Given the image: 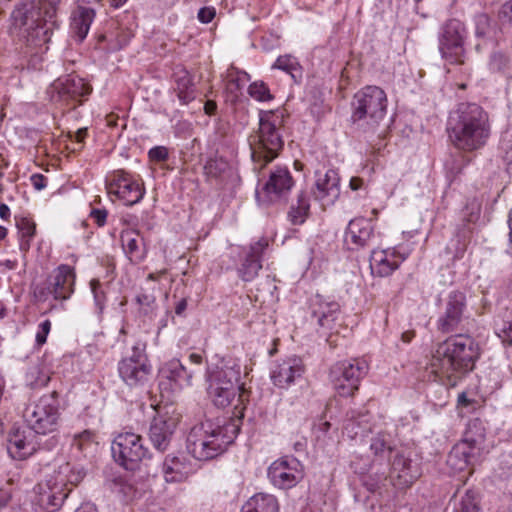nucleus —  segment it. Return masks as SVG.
<instances>
[{"label":"nucleus","mask_w":512,"mask_h":512,"mask_svg":"<svg viewBox=\"0 0 512 512\" xmlns=\"http://www.w3.org/2000/svg\"><path fill=\"white\" fill-rule=\"evenodd\" d=\"M479 357L478 345L469 336L456 335L439 343L430 359L431 372L447 385L456 386L466 374L473 370Z\"/></svg>","instance_id":"nucleus-1"},{"label":"nucleus","mask_w":512,"mask_h":512,"mask_svg":"<svg viewBox=\"0 0 512 512\" xmlns=\"http://www.w3.org/2000/svg\"><path fill=\"white\" fill-rule=\"evenodd\" d=\"M448 134L453 146L461 152L481 150L488 143L492 127L488 112L476 103H460L450 113Z\"/></svg>","instance_id":"nucleus-2"},{"label":"nucleus","mask_w":512,"mask_h":512,"mask_svg":"<svg viewBox=\"0 0 512 512\" xmlns=\"http://www.w3.org/2000/svg\"><path fill=\"white\" fill-rule=\"evenodd\" d=\"M241 367L237 360L231 357L218 359L207 369L208 396L212 403L225 408L235 403V415L242 417L244 402L247 399L246 392L240 384Z\"/></svg>","instance_id":"nucleus-3"},{"label":"nucleus","mask_w":512,"mask_h":512,"mask_svg":"<svg viewBox=\"0 0 512 512\" xmlns=\"http://www.w3.org/2000/svg\"><path fill=\"white\" fill-rule=\"evenodd\" d=\"M239 430V425L235 421L220 425L206 420L190 429L186 438V450L199 461L213 459L227 450Z\"/></svg>","instance_id":"nucleus-4"},{"label":"nucleus","mask_w":512,"mask_h":512,"mask_svg":"<svg viewBox=\"0 0 512 512\" xmlns=\"http://www.w3.org/2000/svg\"><path fill=\"white\" fill-rule=\"evenodd\" d=\"M283 117L281 111L260 112L259 129L250 144L255 170L263 169L282 149L284 142L280 129L284 123Z\"/></svg>","instance_id":"nucleus-5"},{"label":"nucleus","mask_w":512,"mask_h":512,"mask_svg":"<svg viewBox=\"0 0 512 512\" xmlns=\"http://www.w3.org/2000/svg\"><path fill=\"white\" fill-rule=\"evenodd\" d=\"M54 27L46 21L43 11L39 8L36 10L32 1L17 5L10 16L11 31L34 45L47 43Z\"/></svg>","instance_id":"nucleus-6"},{"label":"nucleus","mask_w":512,"mask_h":512,"mask_svg":"<svg viewBox=\"0 0 512 512\" xmlns=\"http://www.w3.org/2000/svg\"><path fill=\"white\" fill-rule=\"evenodd\" d=\"M386 92L375 85H367L358 90L351 101L353 123L367 125L374 129L379 126L387 113Z\"/></svg>","instance_id":"nucleus-7"},{"label":"nucleus","mask_w":512,"mask_h":512,"mask_svg":"<svg viewBox=\"0 0 512 512\" xmlns=\"http://www.w3.org/2000/svg\"><path fill=\"white\" fill-rule=\"evenodd\" d=\"M84 475L82 470L75 469L69 462L61 463L44 483L38 484L40 503L51 508L60 507L71 491L68 485H77Z\"/></svg>","instance_id":"nucleus-8"},{"label":"nucleus","mask_w":512,"mask_h":512,"mask_svg":"<svg viewBox=\"0 0 512 512\" xmlns=\"http://www.w3.org/2000/svg\"><path fill=\"white\" fill-rule=\"evenodd\" d=\"M484 428L479 420H473L468 424L464 438L453 446L447 457L448 466L455 472L464 471L475 458L484 443Z\"/></svg>","instance_id":"nucleus-9"},{"label":"nucleus","mask_w":512,"mask_h":512,"mask_svg":"<svg viewBox=\"0 0 512 512\" xmlns=\"http://www.w3.org/2000/svg\"><path fill=\"white\" fill-rule=\"evenodd\" d=\"M60 403L56 392L41 396L26 408L25 419L35 434H48L57 430L60 419Z\"/></svg>","instance_id":"nucleus-10"},{"label":"nucleus","mask_w":512,"mask_h":512,"mask_svg":"<svg viewBox=\"0 0 512 512\" xmlns=\"http://www.w3.org/2000/svg\"><path fill=\"white\" fill-rule=\"evenodd\" d=\"M369 370L364 359H353L334 364L330 370V379L336 392L343 397H349L359 389L360 382Z\"/></svg>","instance_id":"nucleus-11"},{"label":"nucleus","mask_w":512,"mask_h":512,"mask_svg":"<svg viewBox=\"0 0 512 512\" xmlns=\"http://www.w3.org/2000/svg\"><path fill=\"white\" fill-rule=\"evenodd\" d=\"M466 36L467 31L461 21L451 19L444 24L439 36V51L447 63H464Z\"/></svg>","instance_id":"nucleus-12"},{"label":"nucleus","mask_w":512,"mask_h":512,"mask_svg":"<svg viewBox=\"0 0 512 512\" xmlns=\"http://www.w3.org/2000/svg\"><path fill=\"white\" fill-rule=\"evenodd\" d=\"M105 183L108 194L116 196L127 206L139 203L145 195L143 183L124 170L109 173Z\"/></svg>","instance_id":"nucleus-13"},{"label":"nucleus","mask_w":512,"mask_h":512,"mask_svg":"<svg viewBox=\"0 0 512 512\" xmlns=\"http://www.w3.org/2000/svg\"><path fill=\"white\" fill-rule=\"evenodd\" d=\"M118 373L122 381L129 387L145 386L151 377L152 366L144 348L134 346L132 354L119 361Z\"/></svg>","instance_id":"nucleus-14"},{"label":"nucleus","mask_w":512,"mask_h":512,"mask_svg":"<svg viewBox=\"0 0 512 512\" xmlns=\"http://www.w3.org/2000/svg\"><path fill=\"white\" fill-rule=\"evenodd\" d=\"M113 457L123 467L133 470L147 455L148 449L143 445L140 435L124 432L117 435L111 446Z\"/></svg>","instance_id":"nucleus-15"},{"label":"nucleus","mask_w":512,"mask_h":512,"mask_svg":"<svg viewBox=\"0 0 512 512\" xmlns=\"http://www.w3.org/2000/svg\"><path fill=\"white\" fill-rule=\"evenodd\" d=\"M268 479L278 489H290L295 487L304 477L303 466L294 457H281L268 468Z\"/></svg>","instance_id":"nucleus-16"},{"label":"nucleus","mask_w":512,"mask_h":512,"mask_svg":"<svg viewBox=\"0 0 512 512\" xmlns=\"http://www.w3.org/2000/svg\"><path fill=\"white\" fill-rule=\"evenodd\" d=\"M466 311V296L461 291H451L443 304L437 328L443 333L455 331L462 323Z\"/></svg>","instance_id":"nucleus-17"},{"label":"nucleus","mask_w":512,"mask_h":512,"mask_svg":"<svg viewBox=\"0 0 512 512\" xmlns=\"http://www.w3.org/2000/svg\"><path fill=\"white\" fill-rule=\"evenodd\" d=\"M408 256L409 251L400 247L373 250L370 256L371 272L378 277L390 276Z\"/></svg>","instance_id":"nucleus-18"},{"label":"nucleus","mask_w":512,"mask_h":512,"mask_svg":"<svg viewBox=\"0 0 512 512\" xmlns=\"http://www.w3.org/2000/svg\"><path fill=\"white\" fill-rule=\"evenodd\" d=\"M36 435L30 429H13L7 439V452L14 460H25L33 455L38 447Z\"/></svg>","instance_id":"nucleus-19"},{"label":"nucleus","mask_w":512,"mask_h":512,"mask_svg":"<svg viewBox=\"0 0 512 512\" xmlns=\"http://www.w3.org/2000/svg\"><path fill=\"white\" fill-rule=\"evenodd\" d=\"M76 274L73 267L59 265L48 280L47 289L55 300H67L74 293Z\"/></svg>","instance_id":"nucleus-20"},{"label":"nucleus","mask_w":512,"mask_h":512,"mask_svg":"<svg viewBox=\"0 0 512 512\" xmlns=\"http://www.w3.org/2000/svg\"><path fill=\"white\" fill-rule=\"evenodd\" d=\"M304 373V365L299 357L292 356L276 363L270 378L273 384L281 389H287Z\"/></svg>","instance_id":"nucleus-21"},{"label":"nucleus","mask_w":512,"mask_h":512,"mask_svg":"<svg viewBox=\"0 0 512 512\" xmlns=\"http://www.w3.org/2000/svg\"><path fill=\"white\" fill-rule=\"evenodd\" d=\"M373 236V223L364 217H357L349 222L344 242L349 250L357 251L368 246Z\"/></svg>","instance_id":"nucleus-22"},{"label":"nucleus","mask_w":512,"mask_h":512,"mask_svg":"<svg viewBox=\"0 0 512 512\" xmlns=\"http://www.w3.org/2000/svg\"><path fill=\"white\" fill-rule=\"evenodd\" d=\"M52 93H57V100H78L88 96L91 87L84 79L76 75H67L59 78L50 87Z\"/></svg>","instance_id":"nucleus-23"},{"label":"nucleus","mask_w":512,"mask_h":512,"mask_svg":"<svg viewBox=\"0 0 512 512\" xmlns=\"http://www.w3.org/2000/svg\"><path fill=\"white\" fill-rule=\"evenodd\" d=\"M177 426V420L166 414H158L150 424L149 439L160 452L168 449L172 436Z\"/></svg>","instance_id":"nucleus-24"},{"label":"nucleus","mask_w":512,"mask_h":512,"mask_svg":"<svg viewBox=\"0 0 512 512\" xmlns=\"http://www.w3.org/2000/svg\"><path fill=\"white\" fill-rule=\"evenodd\" d=\"M309 309L320 328L325 331L333 329L340 312V306L336 301L315 295L310 299Z\"/></svg>","instance_id":"nucleus-25"},{"label":"nucleus","mask_w":512,"mask_h":512,"mask_svg":"<svg viewBox=\"0 0 512 512\" xmlns=\"http://www.w3.org/2000/svg\"><path fill=\"white\" fill-rule=\"evenodd\" d=\"M314 198L322 203V206L332 205L340 195V178L338 172L333 169L324 174L316 173Z\"/></svg>","instance_id":"nucleus-26"},{"label":"nucleus","mask_w":512,"mask_h":512,"mask_svg":"<svg viewBox=\"0 0 512 512\" xmlns=\"http://www.w3.org/2000/svg\"><path fill=\"white\" fill-rule=\"evenodd\" d=\"M294 181L286 167H276L264 186V191L271 201L285 196L293 187Z\"/></svg>","instance_id":"nucleus-27"},{"label":"nucleus","mask_w":512,"mask_h":512,"mask_svg":"<svg viewBox=\"0 0 512 512\" xmlns=\"http://www.w3.org/2000/svg\"><path fill=\"white\" fill-rule=\"evenodd\" d=\"M159 375L162 379L168 380L171 387L175 389H182L192 384L193 373L187 371L180 360L175 358L161 366Z\"/></svg>","instance_id":"nucleus-28"},{"label":"nucleus","mask_w":512,"mask_h":512,"mask_svg":"<svg viewBox=\"0 0 512 512\" xmlns=\"http://www.w3.org/2000/svg\"><path fill=\"white\" fill-rule=\"evenodd\" d=\"M95 10L90 7L79 5L71 14L70 32L71 36L81 43L87 36L90 26L95 18Z\"/></svg>","instance_id":"nucleus-29"},{"label":"nucleus","mask_w":512,"mask_h":512,"mask_svg":"<svg viewBox=\"0 0 512 512\" xmlns=\"http://www.w3.org/2000/svg\"><path fill=\"white\" fill-rule=\"evenodd\" d=\"M391 475L397 479L400 487L410 486L420 475L419 469L412 464L411 459L397 453L391 464Z\"/></svg>","instance_id":"nucleus-30"},{"label":"nucleus","mask_w":512,"mask_h":512,"mask_svg":"<svg viewBox=\"0 0 512 512\" xmlns=\"http://www.w3.org/2000/svg\"><path fill=\"white\" fill-rule=\"evenodd\" d=\"M268 245L266 240L258 241L250 246V250L238 269V274L243 281H252L262 268L261 254Z\"/></svg>","instance_id":"nucleus-31"},{"label":"nucleus","mask_w":512,"mask_h":512,"mask_svg":"<svg viewBox=\"0 0 512 512\" xmlns=\"http://www.w3.org/2000/svg\"><path fill=\"white\" fill-rule=\"evenodd\" d=\"M123 251L130 262L141 263L146 258V249L142 238L135 230H123L120 235Z\"/></svg>","instance_id":"nucleus-32"},{"label":"nucleus","mask_w":512,"mask_h":512,"mask_svg":"<svg viewBox=\"0 0 512 512\" xmlns=\"http://www.w3.org/2000/svg\"><path fill=\"white\" fill-rule=\"evenodd\" d=\"M369 421L370 416L367 411H351L345 421L343 433L350 439L363 436L364 434L371 432Z\"/></svg>","instance_id":"nucleus-33"},{"label":"nucleus","mask_w":512,"mask_h":512,"mask_svg":"<svg viewBox=\"0 0 512 512\" xmlns=\"http://www.w3.org/2000/svg\"><path fill=\"white\" fill-rule=\"evenodd\" d=\"M15 225L18 231L19 250L25 257L36 235V224L29 217L15 216Z\"/></svg>","instance_id":"nucleus-34"},{"label":"nucleus","mask_w":512,"mask_h":512,"mask_svg":"<svg viewBox=\"0 0 512 512\" xmlns=\"http://www.w3.org/2000/svg\"><path fill=\"white\" fill-rule=\"evenodd\" d=\"M241 512H279V504L275 496L258 493L242 506Z\"/></svg>","instance_id":"nucleus-35"},{"label":"nucleus","mask_w":512,"mask_h":512,"mask_svg":"<svg viewBox=\"0 0 512 512\" xmlns=\"http://www.w3.org/2000/svg\"><path fill=\"white\" fill-rule=\"evenodd\" d=\"M178 100L182 105H187L196 97L191 75L183 70L175 74V87Z\"/></svg>","instance_id":"nucleus-36"},{"label":"nucleus","mask_w":512,"mask_h":512,"mask_svg":"<svg viewBox=\"0 0 512 512\" xmlns=\"http://www.w3.org/2000/svg\"><path fill=\"white\" fill-rule=\"evenodd\" d=\"M310 210V194L307 191H300L296 204H293L288 212V219L293 225L303 224Z\"/></svg>","instance_id":"nucleus-37"},{"label":"nucleus","mask_w":512,"mask_h":512,"mask_svg":"<svg viewBox=\"0 0 512 512\" xmlns=\"http://www.w3.org/2000/svg\"><path fill=\"white\" fill-rule=\"evenodd\" d=\"M162 471L167 482H181L187 476L185 466L178 457L167 456Z\"/></svg>","instance_id":"nucleus-38"},{"label":"nucleus","mask_w":512,"mask_h":512,"mask_svg":"<svg viewBox=\"0 0 512 512\" xmlns=\"http://www.w3.org/2000/svg\"><path fill=\"white\" fill-rule=\"evenodd\" d=\"M204 172L210 179L222 180L229 172V164L222 158L209 159L204 166Z\"/></svg>","instance_id":"nucleus-39"},{"label":"nucleus","mask_w":512,"mask_h":512,"mask_svg":"<svg viewBox=\"0 0 512 512\" xmlns=\"http://www.w3.org/2000/svg\"><path fill=\"white\" fill-rule=\"evenodd\" d=\"M72 445L83 453L93 452L98 443L96 441V435L91 430H85L74 436Z\"/></svg>","instance_id":"nucleus-40"},{"label":"nucleus","mask_w":512,"mask_h":512,"mask_svg":"<svg viewBox=\"0 0 512 512\" xmlns=\"http://www.w3.org/2000/svg\"><path fill=\"white\" fill-rule=\"evenodd\" d=\"M478 494L473 490H467L455 504L453 512H479Z\"/></svg>","instance_id":"nucleus-41"},{"label":"nucleus","mask_w":512,"mask_h":512,"mask_svg":"<svg viewBox=\"0 0 512 512\" xmlns=\"http://www.w3.org/2000/svg\"><path fill=\"white\" fill-rule=\"evenodd\" d=\"M462 153L463 152L459 151L458 153L450 154L445 161L444 166L446 172L451 177H456L458 174H460L463 168L468 164V159Z\"/></svg>","instance_id":"nucleus-42"},{"label":"nucleus","mask_w":512,"mask_h":512,"mask_svg":"<svg viewBox=\"0 0 512 512\" xmlns=\"http://www.w3.org/2000/svg\"><path fill=\"white\" fill-rule=\"evenodd\" d=\"M248 81V74L239 71H230L226 79V89L229 93L237 96Z\"/></svg>","instance_id":"nucleus-43"},{"label":"nucleus","mask_w":512,"mask_h":512,"mask_svg":"<svg viewBox=\"0 0 512 512\" xmlns=\"http://www.w3.org/2000/svg\"><path fill=\"white\" fill-rule=\"evenodd\" d=\"M495 333L503 344L512 346V315L508 319L495 321Z\"/></svg>","instance_id":"nucleus-44"},{"label":"nucleus","mask_w":512,"mask_h":512,"mask_svg":"<svg viewBox=\"0 0 512 512\" xmlns=\"http://www.w3.org/2000/svg\"><path fill=\"white\" fill-rule=\"evenodd\" d=\"M272 68L282 70L294 77V72L299 70L300 65L294 56L286 54L279 56L273 64Z\"/></svg>","instance_id":"nucleus-45"},{"label":"nucleus","mask_w":512,"mask_h":512,"mask_svg":"<svg viewBox=\"0 0 512 512\" xmlns=\"http://www.w3.org/2000/svg\"><path fill=\"white\" fill-rule=\"evenodd\" d=\"M61 0H40L39 9L43 11L46 21L57 26V10Z\"/></svg>","instance_id":"nucleus-46"},{"label":"nucleus","mask_w":512,"mask_h":512,"mask_svg":"<svg viewBox=\"0 0 512 512\" xmlns=\"http://www.w3.org/2000/svg\"><path fill=\"white\" fill-rule=\"evenodd\" d=\"M249 95L260 102H266L273 98L267 85L260 81L252 83L248 88Z\"/></svg>","instance_id":"nucleus-47"},{"label":"nucleus","mask_w":512,"mask_h":512,"mask_svg":"<svg viewBox=\"0 0 512 512\" xmlns=\"http://www.w3.org/2000/svg\"><path fill=\"white\" fill-rule=\"evenodd\" d=\"M91 291L94 297V303L97 308L98 314H102L106 305V294L102 289V285L99 280L92 279L90 281Z\"/></svg>","instance_id":"nucleus-48"},{"label":"nucleus","mask_w":512,"mask_h":512,"mask_svg":"<svg viewBox=\"0 0 512 512\" xmlns=\"http://www.w3.org/2000/svg\"><path fill=\"white\" fill-rule=\"evenodd\" d=\"M510 66V58L503 52H494L490 59V68L494 71L505 72Z\"/></svg>","instance_id":"nucleus-49"},{"label":"nucleus","mask_w":512,"mask_h":512,"mask_svg":"<svg viewBox=\"0 0 512 512\" xmlns=\"http://www.w3.org/2000/svg\"><path fill=\"white\" fill-rule=\"evenodd\" d=\"M370 449L375 456H382L385 451H391V447L388 445L386 435L383 433L377 434L371 441Z\"/></svg>","instance_id":"nucleus-50"},{"label":"nucleus","mask_w":512,"mask_h":512,"mask_svg":"<svg viewBox=\"0 0 512 512\" xmlns=\"http://www.w3.org/2000/svg\"><path fill=\"white\" fill-rule=\"evenodd\" d=\"M51 330V321L50 320H44L38 325V330L36 333V343L39 346H42L47 341V336L50 333Z\"/></svg>","instance_id":"nucleus-51"},{"label":"nucleus","mask_w":512,"mask_h":512,"mask_svg":"<svg viewBox=\"0 0 512 512\" xmlns=\"http://www.w3.org/2000/svg\"><path fill=\"white\" fill-rule=\"evenodd\" d=\"M149 158L152 161L164 162L168 159V149L164 146H155L148 152Z\"/></svg>","instance_id":"nucleus-52"},{"label":"nucleus","mask_w":512,"mask_h":512,"mask_svg":"<svg viewBox=\"0 0 512 512\" xmlns=\"http://www.w3.org/2000/svg\"><path fill=\"white\" fill-rule=\"evenodd\" d=\"M216 15V10L214 7H202L197 14V18L201 23L208 24L210 23Z\"/></svg>","instance_id":"nucleus-53"},{"label":"nucleus","mask_w":512,"mask_h":512,"mask_svg":"<svg viewBox=\"0 0 512 512\" xmlns=\"http://www.w3.org/2000/svg\"><path fill=\"white\" fill-rule=\"evenodd\" d=\"M488 24H489V19L486 15H480L477 17L476 19V35L478 37H482V36H485L487 31V27H488Z\"/></svg>","instance_id":"nucleus-54"},{"label":"nucleus","mask_w":512,"mask_h":512,"mask_svg":"<svg viewBox=\"0 0 512 512\" xmlns=\"http://www.w3.org/2000/svg\"><path fill=\"white\" fill-rule=\"evenodd\" d=\"M90 217L98 226L101 227L106 223L107 211L104 209H93L90 213Z\"/></svg>","instance_id":"nucleus-55"},{"label":"nucleus","mask_w":512,"mask_h":512,"mask_svg":"<svg viewBox=\"0 0 512 512\" xmlns=\"http://www.w3.org/2000/svg\"><path fill=\"white\" fill-rule=\"evenodd\" d=\"M30 179H31V183H32L33 187L38 191L44 189L47 185L46 177H44L41 174H34L31 176Z\"/></svg>","instance_id":"nucleus-56"},{"label":"nucleus","mask_w":512,"mask_h":512,"mask_svg":"<svg viewBox=\"0 0 512 512\" xmlns=\"http://www.w3.org/2000/svg\"><path fill=\"white\" fill-rule=\"evenodd\" d=\"M33 294H34V297L36 298V300L38 301H41V302H44L47 300L48 298V295H51V293H49V290L47 289V287H41V286H36L33 290Z\"/></svg>","instance_id":"nucleus-57"},{"label":"nucleus","mask_w":512,"mask_h":512,"mask_svg":"<svg viewBox=\"0 0 512 512\" xmlns=\"http://www.w3.org/2000/svg\"><path fill=\"white\" fill-rule=\"evenodd\" d=\"M502 19L512 23V0L506 2L501 9Z\"/></svg>","instance_id":"nucleus-58"},{"label":"nucleus","mask_w":512,"mask_h":512,"mask_svg":"<svg viewBox=\"0 0 512 512\" xmlns=\"http://www.w3.org/2000/svg\"><path fill=\"white\" fill-rule=\"evenodd\" d=\"M217 110V104L215 101L208 100L204 104V112L207 115H214Z\"/></svg>","instance_id":"nucleus-59"},{"label":"nucleus","mask_w":512,"mask_h":512,"mask_svg":"<svg viewBox=\"0 0 512 512\" xmlns=\"http://www.w3.org/2000/svg\"><path fill=\"white\" fill-rule=\"evenodd\" d=\"M17 265V259H7L4 261H0V267H3L6 270H14L17 268Z\"/></svg>","instance_id":"nucleus-60"},{"label":"nucleus","mask_w":512,"mask_h":512,"mask_svg":"<svg viewBox=\"0 0 512 512\" xmlns=\"http://www.w3.org/2000/svg\"><path fill=\"white\" fill-rule=\"evenodd\" d=\"M167 270L166 269H162V270H159L157 272H152V273H149L148 276H147V280H150V281H157L159 280L162 276H164L166 274Z\"/></svg>","instance_id":"nucleus-61"},{"label":"nucleus","mask_w":512,"mask_h":512,"mask_svg":"<svg viewBox=\"0 0 512 512\" xmlns=\"http://www.w3.org/2000/svg\"><path fill=\"white\" fill-rule=\"evenodd\" d=\"M349 186L352 190H358L363 186V180L358 177H352Z\"/></svg>","instance_id":"nucleus-62"},{"label":"nucleus","mask_w":512,"mask_h":512,"mask_svg":"<svg viewBox=\"0 0 512 512\" xmlns=\"http://www.w3.org/2000/svg\"><path fill=\"white\" fill-rule=\"evenodd\" d=\"M75 512H97L96 507L91 503L81 505Z\"/></svg>","instance_id":"nucleus-63"},{"label":"nucleus","mask_w":512,"mask_h":512,"mask_svg":"<svg viewBox=\"0 0 512 512\" xmlns=\"http://www.w3.org/2000/svg\"><path fill=\"white\" fill-rule=\"evenodd\" d=\"M10 217V208L2 203L0 204V218L3 220H7Z\"/></svg>","instance_id":"nucleus-64"}]
</instances>
